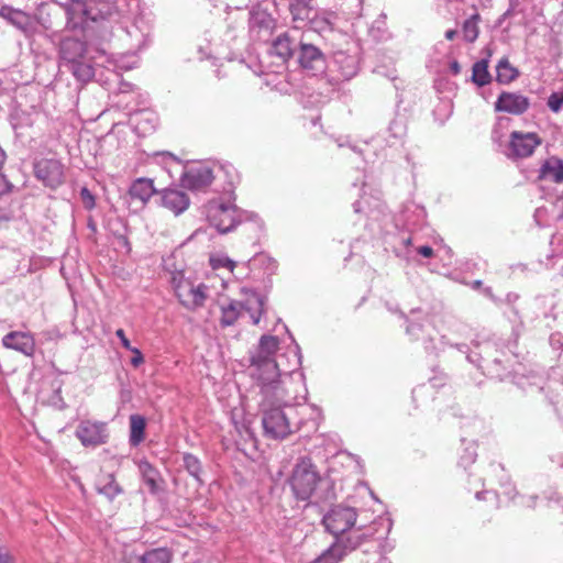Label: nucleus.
Listing matches in <instances>:
<instances>
[{
    "mask_svg": "<svg viewBox=\"0 0 563 563\" xmlns=\"http://www.w3.org/2000/svg\"><path fill=\"white\" fill-rule=\"evenodd\" d=\"M408 118L406 113L396 111L394 119L389 122L387 128V142L389 145L402 144L407 135Z\"/></svg>",
    "mask_w": 563,
    "mask_h": 563,
    "instance_id": "cd10ccee",
    "label": "nucleus"
},
{
    "mask_svg": "<svg viewBox=\"0 0 563 563\" xmlns=\"http://www.w3.org/2000/svg\"><path fill=\"white\" fill-rule=\"evenodd\" d=\"M139 473L142 482L147 486L151 495H158L165 489V481L162 477L161 472L147 460H141L137 462Z\"/></svg>",
    "mask_w": 563,
    "mask_h": 563,
    "instance_id": "dca6fc26",
    "label": "nucleus"
},
{
    "mask_svg": "<svg viewBox=\"0 0 563 563\" xmlns=\"http://www.w3.org/2000/svg\"><path fill=\"white\" fill-rule=\"evenodd\" d=\"M494 109L496 112L519 115L528 109V98L515 92L503 91L498 96Z\"/></svg>",
    "mask_w": 563,
    "mask_h": 563,
    "instance_id": "f3484780",
    "label": "nucleus"
},
{
    "mask_svg": "<svg viewBox=\"0 0 563 563\" xmlns=\"http://www.w3.org/2000/svg\"><path fill=\"white\" fill-rule=\"evenodd\" d=\"M285 358L283 360V366L286 368H290L291 371L288 373L282 374V379L285 380V387L287 388V379L291 373H294L301 365V351L297 343L291 351L288 353H284Z\"/></svg>",
    "mask_w": 563,
    "mask_h": 563,
    "instance_id": "f704fd0d",
    "label": "nucleus"
},
{
    "mask_svg": "<svg viewBox=\"0 0 563 563\" xmlns=\"http://www.w3.org/2000/svg\"><path fill=\"white\" fill-rule=\"evenodd\" d=\"M457 32L456 30H448L444 34L445 38L449 40V41H452L455 38Z\"/></svg>",
    "mask_w": 563,
    "mask_h": 563,
    "instance_id": "13d9d810",
    "label": "nucleus"
},
{
    "mask_svg": "<svg viewBox=\"0 0 563 563\" xmlns=\"http://www.w3.org/2000/svg\"><path fill=\"white\" fill-rule=\"evenodd\" d=\"M156 192L153 180L145 177L134 180L129 189L131 198L140 200L143 205Z\"/></svg>",
    "mask_w": 563,
    "mask_h": 563,
    "instance_id": "c85d7f7f",
    "label": "nucleus"
},
{
    "mask_svg": "<svg viewBox=\"0 0 563 563\" xmlns=\"http://www.w3.org/2000/svg\"><path fill=\"white\" fill-rule=\"evenodd\" d=\"M258 412L262 417L264 435L283 440L290 434V419L310 411V406L292 405V396L285 385H265L260 389Z\"/></svg>",
    "mask_w": 563,
    "mask_h": 563,
    "instance_id": "f03ea898",
    "label": "nucleus"
},
{
    "mask_svg": "<svg viewBox=\"0 0 563 563\" xmlns=\"http://www.w3.org/2000/svg\"><path fill=\"white\" fill-rule=\"evenodd\" d=\"M34 175L44 186L56 189L65 179L64 165L54 158H42L34 163Z\"/></svg>",
    "mask_w": 563,
    "mask_h": 563,
    "instance_id": "f8f14e48",
    "label": "nucleus"
},
{
    "mask_svg": "<svg viewBox=\"0 0 563 563\" xmlns=\"http://www.w3.org/2000/svg\"><path fill=\"white\" fill-rule=\"evenodd\" d=\"M172 286L179 302L188 310H197L205 305L208 287L205 284H195L186 278L181 272L172 277Z\"/></svg>",
    "mask_w": 563,
    "mask_h": 563,
    "instance_id": "6e6552de",
    "label": "nucleus"
},
{
    "mask_svg": "<svg viewBox=\"0 0 563 563\" xmlns=\"http://www.w3.org/2000/svg\"><path fill=\"white\" fill-rule=\"evenodd\" d=\"M504 121H508L506 118H499L497 122V126L501 125Z\"/></svg>",
    "mask_w": 563,
    "mask_h": 563,
    "instance_id": "338daca9",
    "label": "nucleus"
},
{
    "mask_svg": "<svg viewBox=\"0 0 563 563\" xmlns=\"http://www.w3.org/2000/svg\"><path fill=\"white\" fill-rule=\"evenodd\" d=\"M288 9L296 29L308 26L313 16L318 14V10L312 7L311 0H290Z\"/></svg>",
    "mask_w": 563,
    "mask_h": 563,
    "instance_id": "4be33fe9",
    "label": "nucleus"
},
{
    "mask_svg": "<svg viewBox=\"0 0 563 563\" xmlns=\"http://www.w3.org/2000/svg\"><path fill=\"white\" fill-rule=\"evenodd\" d=\"M373 536L372 532H361L355 530L349 536L338 538L324 552L332 556V560H341L347 552L355 550L363 544L368 538Z\"/></svg>",
    "mask_w": 563,
    "mask_h": 563,
    "instance_id": "2eb2a0df",
    "label": "nucleus"
},
{
    "mask_svg": "<svg viewBox=\"0 0 563 563\" xmlns=\"http://www.w3.org/2000/svg\"><path fill=\"white\" fill-rule=\"evenodd\" d=\"M0 18L23 33L31 32L34 26V21L30 13L9 4L0 7Z\"/></svg>",
    "mask_w": 563,
    "mask_h": 563,
    "instance_id": "6ab92c4d",
    "label": "nucleus"
},
{
    "mask_svg": "<svg viewBox=\"0 0 563 563\" xmlns=\"http://www.w3.org/2000/svg\"><path fill=\"white\" fill-rule=\"evenodd\" d=\"M504 153L515 163L528 157V133L518 131L511 132Z\"/></svg>",
    "mask_w": 563,
    "mask_h": 563,
    "instance_id": "b1692460",
    "label": "nucleus"
},
{
    "mask_svg": "<svg viewBox=\"0 0 563 563\" xmlns=\"http://www.w3.org/2000/svg\"><path fill=\"white\" fill-rule=\"evenodd\" d=\"M287 483L296 500L319 504L335 499L333 484L320 475L309 457L298 459Z\"/></svg>",
    "mask_w": 563,
    "mask_h": 563,
    "instance_id": "7ed1b4c3",
    "label": "nucleus"
},
{
    "mask_svg": "<svg viewBox=\"0 0 563 563\" xmlns=\"http://www.w3.org/2000/svg\"><path fill=\"white\" fill-rule=\"evenodd\" d=\"M353 209H354L355 213H360L362 211V202L361 201H355L353 203Z\"/></svg>",
    "mask_w": 563,
    "mask_h": 563,
    "instance_id": "680f3d73",
    "label": "nucleus"
},
{
    "mask_svg": "<svg viewBox=\"0 0 563 563\" xmlns=\"http://www.w3.org/2000/svg\"><path fill=\"white\" fill-rule=\"evenodd\" d=\"M106 478H107V482L102 486L98 487V492L100 494L104 495L110 500H112L113 498H115L118 495H120L122 493V488L115 482L113 474H108Z\"/></svg>",
    "mask_w": 563,
    "mask_h": 563,
    "instance_id": "58836bf2",
    "label": "nucleus"
},
{
    "mask_svg": "<svg viewBox=\"0 0 563 563\" xmlns=\"http://www.w3.org/2000/svg\"><path fill=\"white\" fill-rule=\"evenodd\" d=\"M472 81L479 87H483L492 81V76L488 71V59L482 58L473 65Z\"/></svg>",
    "mask_w": 563,
    "mask_h": 563,
    "instance_id": "e433bc0d",
    "label": "nucleus"
},
{
    "mask_svg": "<svg viewBox=\"0 0 563 563\" xmlns=\"http://www.w3.org/2000/svg\"><path fill=\"white\" fill-rule=\"evenodd\" d=\"M556 207L560 209L561 211V217H563V197L558 199L556 201Z\"/></svg>",
    "mask_w": 563,
    "mask_h": 563,
    "instance_id": "e2e57ef3",
    "label": "nucleus"
},
{
    "mask_svg": "<svg viewBox=\"0 0 563 563\" xmlns=\"http://www.w3.org/2000/svg\"><path fill=\"white\" fill-rule=\"evenodd\" d=\"M492 467L494 471H496L497 468H501L503 470V465L501 464H492Z\"/></svg>",
    "mask_w": 563,
    "mask_h": 563,
    "instance_id": "774afa93",
    "label": "nucleus"
},
{
    "mask_svg": "<svg viewBox=\"0 0 563 563\" xmlns=\"http://www.w3.org/2000/svg\"><path fill=\"white\" fill-rule=\"evenodd\" d=\"M242 312V302L231 300L228 305L221 306L220 324L223 328L233 325Z\"/></svg>",
    "mask_w": 563,
    "mask_h": 563,
    "instance_id": "473e14b6",
    "label": "nucleus"
},
{
    "mask_svg": "<svg viewBox=\"0 0 563 563\" xmlns=\"http://www.w3.org/2000/svg\"><path fill=\"white\" fill-rule=\"evenodd\" d=\"M130 351L134 354L133 357L131 358V364L134 367L140 366L144 362V356H143L142 352L136 347H133Z\"/></svg>",
    "mask_w": 563,
    "mask_h": 563,
    "instance_id": "09e8293b",
    "label": "nucleus"
},
{
    "mask_svg": "<svg viewBox=\"0 0 563 563\" xmlns=\"http://www.w3.org/2000/svg\"><path fill=\"white\" fill-rule=\"evenodd\" d=\"M333 18H335V14L333 12H325V16L323 18H319L317 14L313 16L311 22H309L308 26L316 31H324L327 29H331V19Z\"/></svg>",
    "mask_w": 563,
    "mask_h": 563,
    "instance_id": "a19ab883",
    "label": "nucleus"
},
{
    "mask_svg": "<svg viewBox=\"0 0 563 563\" xmlns=\"http://www.w3.org/2000/svg\"><path fill=\"white\" fill-rule=\"evenodd\" d=\"M68 71L73 74V76L82 84H86L92 79L95 76V69L91 64L84 59L78 60L76 63L69 64L66 67Z\"/></svg>",
    "mask_w": 563,
    "mask_h": 563,
    "instance_id": "72a5a7b5",
    "label": "nucleus"
},
{
    "mask_svg": "<svg viewBox=\"0 0 563 563\" xmlns=\"http://www.w3.org/2000/svg\"><path fill=\"white\" fill-rule=\"evenodd\" d=\"M451 346H455L461 353L465 354L466 355V360L474 364L475 366H477L479 368V364H484L483 361L481 360V357L478 355H476L477 353H481V349L483 346L479 345V344H476V349L478 351H470V347L467 344H464V343H461V344H450Z\"/></svg>",
    "mask_w": 563,
    "mask_h": 563,
    "instance_id": "ea45409f",
    "label": "nucleus"
},
{
    "mask_svg": "<svg viewBox=\"0 0 563 563\" xmlns=\"http://www.w3.org/2000/svg\"><path fill=\"white\" fill-rule=\"evenodd\" d=\"M214 179L213 169L208 163L189 166L181 175V185L189 190H202Z\"/></svg>",
    "mask_w": 563,
    "mask_h": 563,
    "instance_id": "ddd939ff",
    "label": "nucleus"
},
{
    "mask_svg": "<svg viewBox=\"0 0 563 563\" xmlns=\"http://www.w3.org/2000/svg\"><path fill=\"white\" fill-rule=\"evenodd\" d=\"M115 335L120 339L122 346L124 349H126L128 351H130V350H132L134 347V346L131 345L130 340L125 336V333H124L123 329H118L115 331Z\"/></svg>",
    "mask_w": 563,
    "mask_h": 563,
    "instance_id": "8fccbe9b",
    "label": "nucleus"
},
{
    "mask_svg": "<svg viewBox=\"0 0 563 563\" xmlns=\"http://www.w3.org/2000/svg\"><path fill=\"white\" fill-rule=\"evenodd\" d=\"M161 203L175 216H179L188 209L190 199L183 190L177 188H166L161 192Z\"/></svg>",
    "mask_w": 563,
    "mask_h": 563,
    "instance_id": "aec40b11",
    "label": "nucleus"
},
{
    "mask_svg": "<svg viewBox=\"0 0 563 563\" xmlns=\"http://www.w3.org/2000/svg\"><path fill=\"white\" fill-rule=\"evenodd\" d=\"M356 518L354 508L338 505L323 516L322 523L325 530L338 540L355 525Z\"/></svg>",
    "mask_w": 563,
    "mask_h": 563,
    "instance_id": "9d476101",
    "label": "nucleus"
},
{
    "mask_svg": "<svg viewBox=\"0 0 563 563\" xmlns=\"http://www.w3.org/2000/svg\"><path fill=\"white\" fill-rule=\"evenodd\" d=\"M88 228H89L90 230H92V231H96V224H95V222H93L92 220H89V222H88Z\"/></svg>",
    "mask_w": 563,
    "mask_h": 563,
    "instance_id": "69168bd1",
    "label": "nucleus"
},
{
    "mask_svg": "<svg viewBox=\"0 0 563 563\" xmlns=\"http://www.w3.org/2000/svg\"><path fill=\"white\" fill-rule=\"evenodd\" d=\"M530 143H532L533 146H538L541 144V140L537 134L530 133Z\"/></svg>",
    "mask_w": 563,
    "mask_h": 563,
    "instance_id": "4d7b16f0",
    "label": "nucleus"
},
{
    "mask_svg": "<svg viewBox=\"0 0 563 563\" xmlns=\"http://www.w3.org/2000/svg\"><path fill=\"white\" fill-rule=\"evenodd\" d=\"M12 188V185L5 179V177L0 174V195L9 192Z\"/></svg>",
    "mask_w": 563,
    "mask_h": 563,
    "instance_id": "603ef678",
    "label": "nucleus"
},
{
    "mask_svg": "<svg viewBox=\"0 0 563 563\" xmlns=\"http://www.w3.org/2000/svg\"><path fill=\"white\" fill-rule=\"evenodd\" d=\"M339 560H332L330 554L323 552L318 559H316L312 563H338Z\"/></svg>",
    "mask_w": 563,
    "mask_h": 563,
    "instance_id": "5fc2aeb1",
    "label": "nucleus"
},
{
    "mask_svg": "<svg viewBox=\"0 0 563 563\" xmlns=\"http://www.w3.org/2000/svg\"><path fill=\"white\" fill-rule=\"evenodd\" d=\"M130 434L129 443L136 448L145 440L146 419L137 413L131 415L129 418Z\"/></svg>",
    "mask_w": 563,
    "mask_h": 563,
    "instance_id": "c756f323",
    "label": "nucleus"
},
{
    "mask_svg": "<svg viewBox=\"0 0 563 563\" xmlns=\"http://www.w3.org/2000/svg\"><path fill=\"white\" fill-rule=\"evenodd\" d=\"M172 552L166 548H156L144 553H135L134 551L125 552L123 563H170Z\"/></svg>",
    "mask_w": 563,
    "mask_h": 563,
    "instance_id": "412c9836",
    "label": "nucleus"
},
{
    "mask_svg": "<svg viewBox=\"0 0 563 563\" xmlns=\"http://www.w3.org/2000/svg\"><path fill=\"white\" fill-rule=\"evenodd\" d=\"M7 349L18 351L25 356H33L35 352V340L30 332L11 331L2 339Z\"/></svg>",
    "mask_w": 563,
    "mask_h": 563,
    "instance_id": "a211bd4d",
    "label": "nucleus"
},
{
    "mask_svg": "<svg viewBox=\"0 0 563 563\" xmlns=\"http://www.w3.org/2000/svg\"><path fill=\"white\" fill-rule=\"evenodd\" d=\"M407 322L406 333L412 340H421L428 353L435 350L433 344L434 328L430 316L421 309H411L408 316H404Z\"/></svg>",
    "mask_w": 563,
    "mask_h": 563,
    "instance_id": "1a4fd4ad",
    "label": "nucleus"
},
{
    "mask_svg": "<svg viewBox=\"0 0 563 563\" xmlns=\"http://www.w3.org/2000/svg\"><path fill=\"white\" fill-rule=\"evenodd\" d=\"M65 12L66 29L69 31H84L90 23H100L107 29V24L113 30L125 33L129 36L135 35V46L140 47L143 42V34L135 25L123 26L122 19L126 12V0H53Z\"/></svg>",
    "mask_w": 563,
    "mask_h": 563,
    "instance_id": "f257e3e1",
    "label": "nucleus"
},
{
    "mask_svg": "<svg viewBox=\"0 0 563 563\" xmlns=\"http://www.w3.org/2000/svg\"><path fill=\"white\" fill-rule=\"evenodd\" d=\"M563 104V93L553 92L548 99V107L553 111L558 112Z\"/></svg>",
    "mask_w": 563,
    "mask_h": 563,
    "instance_id": "49530a36",
    "label": "nucleus"
},
{
    "mask_svg": "<svg viewBox=\"0 0 563 563\" xmlns=\"http://www.w3.org/2000/svg\"><path fill=\"white\" fill-rule=\"evenodd\" d=\"M75 435L86 448H96L104 444L109 439L107 423L91 420L80 421L76 428Z\"/></svg>",
    "mask_w": 563,
    "mask_h": 563,
    "instance_id": "9b49d317",
    "label": "nucleus"
},
{
    "mask_svg": "<svg viewBox=\"0 0 563 563\" xmlns=\"http://www.w3.org/2000/svg\"><path fill=\"white\" fill-rule=\"evenodd\" d=\"M483 426V422L481 420H473L472 422V428L473 429H477V428H481Z\"/></svg>",
    "mask_w": 563,
    "mask_h": 563,
    "instance_id": "0e129e2a",
    "label": "nucleus"
},
{
    "mask_svg": "<svg viewBox=\"0 0 563 563\" xmlns=\"http://www.w3.org/2000/svg\"><path fill=\"white\" fill-rule=\"evenodd\" d=\"M299 41L288 32L279 34L272 42L269 53L277 56L282 62H287L295 55Z\"/></svg>",
    "mask_w": 563,
    "mask_h": 563,
    "instance_id": "5701e85b",
    "label": "nucleus"
},
{
    "mask_svg": "<svg viewBox=\"0 0 563 563\" xmlns=\"http://www.w3.org/2000/svg\"><path fill=\"white\" fill-rule=\"evenodd\" d=\"M540 178L554 183L563 181V162L556 157L547 159L540 169Z\"/></svg>",
    "mask_w": 563,
    "mask_h": 563,
    "instance_id": "7c9ffc66",
    "label": "nucleus"
},
{
    "mask_svg": "<svg viewBox=\"0 0 563 563\" xmlns=\"http://www.w3.org/2000/svg\"><path fill=\"white\" fill-rule=\"evenodd\" d=\"M310 408L311 410L306 411L302 416L294 415V418L290 419V434L299 431L306 423H308V419L306 417L314 412V409L312 407Z\"/></svg>",
    "mask_w": 563,
    "mask_h": 563,
    "instance_id": "37998d69",
    "label": "nucleus"
},
{
    "mask_svg": "<svg viewBox=\"0 0 563 563\" xmlns=\"http://www.w3.org/2000/svg\"><path fill=\"white\" fill-rule=\"evenodd\" d=\"M484 364H479V368L484 374L490 377L505 379L507 376H511L514 384L525 389L527 377L525 375V366L518 363V368H514L510 373H505L503 366L501 353L498 352L494 344L485 343L481 349V353H477Z\"/></svg>",
    "mask_w": 563,
    "mask_h": 563,
    "instance_id": "423d86ee",
    "label": "nucleus"
},
{
    "mask_svg": "<svg viewBox=\"0 0 563 563\" xmlns=\"http://www.w3.org/2000/svg\"><path fill=\"white\" fill-rule=\"evenodd\" d=\"M333 67L343 80H350L358 71V60L355 55L345 52H336L333 55Z\"/></svg>",
    "mask_w": 563,
    "mask_h": 563,
    "instance_id": "393cba45",
    "label": "nucleus"
},
{
    "mask_svg": "<svg viewBox=\"0 0 563 563\" xmlns=\"http://www.w3.org/2000/svg\"><path fill=\"white\" fill-rule=\"evenodd\" d=\"M7 155L4 150L0 146V168L3 166L5 162Z\"/></svg>",
    "mask_w": 563,
    "mask_h": 563,
    "instance_id": "bf43d9fd",
    "label": "nucleus"
},
{
    "mask_svg": "<svg viewBox=\"0 0 563 563\" xmlns=\"http://www.w3.org/2000/svg\"><path fill=\"white\" fill-rule=\"evenodd\" d=\"M279 340L275 335L264 334L254 351L251 352L250 362L252 377L262 389L265 385H285L283 373L291 369L283 366L285 355H276Z\"/></svg>",
    "mask_w": 563,
    "mask_h": 563,
    "instance_id": "20e7f679",
    "label": "nucleus"
},
{
    "mask_svg": "<svg viewBox=\"0 0 563 563\" xmlns=\"http://www.w3.org/2000/svg\"><path fill=\"white\" fill-rule=\"evenodd\" d=\"M488 494H495V493L494 492H489V490L477 492L475 494V497L477 499H482V498H484V495H488Z\"/></svg>",
    "mask_w": 563,
    "mask_h": 563,
    "instance_id": "052dcab7",
    "label": "nucleus"
},
{
    "mask_svg": "<svg viewBox=\"0 0 563 563\" xmlns=\"http://www.w3.org/2000/svg\"><path fill=\"white\" fill-rule=\"evenodd\" d=\"M517 68L512 67L507 58H501L496 66V81L507 85L518 77Z\"/></svg>",
    "mask_w": 563,
    "mask_h": 563,
    "instance_id": "c9c22d12",
    "label": "nucleus"
},
{
    "mask_svg": "<svg viewBox=\"0 0 563 563\" xmlns=\"http://www.w3.org/2000/svg\"><path fill=\"white\" fill-rule=\"evenodd\" d=\"M207 218L212 227L221 234L232 232L245 221H257V214L243 210L235 205L211 202L207 207Z\"/></svg>",
    "mask_w": 563,
    "mask_h": 563,
    "instance_id": "39448f33",
    "label": "nucleus"
},
{
    "mask_svg": "<svg viewBox=\"0 0 563 563\" xmlns=\"http://www.w3.org/2000/svg\"><path fill=\"white\" fill-rule=\"evenodd\" d=\"M296 53L297 60L303 69L312 71L313 75L322 73L325 69V57L316 45L305 43L300 40Z\"/></svg>",
    "mask_w": 563,
    "mask_h": 563,
    "instance_id": "4468645a",
    "label": "nucleus"
},
{
    "mask_svg": "<svg viewBox=\"0 0 563 563\" xmlns=\"http://www.w3.org/2000/svg\"><path fill=\"white\" fill-rule=\"evenodd\" d=\"M251 263L255 265L263 266L269 275L274 274L277 269V263L274 258L269 257L266 254H257L251 260Z\"/></svg>",
    "mask_w": 563,
    "mask_h": 563,
    "instance_id": "79ce46f5",
    "label": "nucleus"
},
{
    "mask_svg": "<svg viewBox=\"0 0 563 563\" xmlns=\"http://www.w3.org/2000/svg\"><path fill=\"white\" fill-rule=\"evenodd\" d=\"M211 264L214 268L225 267L229 268L230 271H233L235 266L234 262L229 257L211 258Z\"/></svg>",
    "mask_w": 563,
    "mask_h": 563,
    "instance_id": "de8ad7c7",
    "label": "nucleus"
},
{
    "mask_svg": "<svg viewBox=\"0 0 563 563\" xmlns=\"http://www.w3.org/2000/svg\"><path fill=\"white\" fill-rule=\"evenodd\" d=\"M79 195L85 209L92 210L96 207L95 196L87 187H82Z\"/></svg>",
    "mask_w": 563,
    "mask_h": 563,
    "instance_id": "a18cd8bd",
    "label": "nucleus"
},
{
    "mask_svg": "<svg viewBox=\"0 0 563 563\" xmlns=\"http://www.w3.org/2000/svg\"><path fill=\"white\" fill-rule=\"evenodd\" d=\"M183 466L188 472V474L197 482L199 487L205 485V481L202 478V464L201 461L196 455L191 453H184Z\"/></svg>",
    "mask_w": 563,
    "mask_h": 563,
    "instance_id": "2f4dec72",
    "label": "nucleus"
},
{
    "mask_svg": "<svg viewBox=\"0 0 563 563\" xmlns=\"http://www.w3.org/2000/svg\"><path fill=\"white\" fill-rule=\"evenodd\" d=\"M86 45L77 38H66L60 45V56L64 67L85 58Z\"/></svg>",
    "mask_w": 563,
    "mask_h": 563,
    "instance_id": "a878e982",
    "label": "nucleus"
},
{
    "mask_svg": "<svg viewBox=\"0 0 563 563\" xmlns=\"http://www.w3.org/2000/svg\"><path fill=\"white\" fill-rule=\"evenodd\" d=\"M276 2L262 0L250 11L249 27L251 36L260 42H268L276 29Z\"/></svg>",
    "mask_w": 563,
    "mask_h": 563,
    "instance_id": "0eeeda50",
    "label": "nucleus"
},
{
    "mask_svg": "<svg viewBox=\"0 0 563 563\" xmlns=\"http://www.w3.org/2000/svg\"><path fill=\"white\" fill-rule=\"evenodd\" d=\"M0 563H13V556L4 548H0Z\"/></svg>",
    "mask_w": 563,
    "mask_h": 563,
    "instance_id": "864d4df0",
    "label": "nucleus"
},
{
    "mask_svg": "<svg viewBox=\"0 0 563 563\" xmlns=\"http://www.w3.org/2000/svg\"><path fill=\"white\" fill-rule=\"evenodd\" d=\"M449 68H450L451 74L454 76H457L462 70L460 63L455 59L450 63Z\"/></svg>",
    "mask_w": 563,
    "mask_h": 563,
    "instance_id": "6e6d98bb",
    "label": "nucleus"
},
{
    "mask_svg": "<svg viewBox=\"0 0 563 563\" xmlns=\"http://www.w3.org/2000/svg\"><path fill=\"white\" fill-rule=\"evenodd\" d=\"M245 294L247 297L245 301L242 302V310L250 314L253 324H258L261 317L265 312L266 297L254 290H247Z\"/></svg>",
    "mask_w": 563,
    "mask_h": 563,
    "instance_id": "bb28decb",
    "label": "nucleus"
},
{
    "mask_svg": "<svg viewBox=\"0 0 563 563\" xmlns=\"http://www.w3.org/2000/svg\"><path fill=\"white\" fill-rule=\"evenodd\" d=\"M417 253L423 257L430 258L433 256V249L429 245L417 247Z\"/></svg>",
    "mask_w": 563,
    "mask_h": 563,
    "instance_id": "3c124183",
    "label": "nucleus"
},
{
    "mask_svg": "<svg viewBox=\"0 0 563 563\" xmlns=\"http://www.w3.org/2000/svg\"><path fill=\"white\" fill-rule=\"evenodd\" d=\"M481 16L478 13L473 14L471 18L464 21L462 26L463 37L466 42L473 43L478 37V21Z\"/></svg>",
    "mask_w": 563,
    "mask_h": 563,
    "instance_id": "4c0bfd02",
    "label": "nucleus"
},
{
    "mask_svg": "<svg viewBox=\"0 0 563 563\" xmlns=\"http://www.w3.org/2000/svg\"><path fill=\"white\" fill-rule=\"evenodd\" d=\"M477 452L474 445L466 446L464 449V453L460 457V464L463 467H467L468 465L473 464L476 461Z\"/></svg>",
    "mask_w": 563,
    "mask_h": 563,
    "instance_id": "c03bdc74",
    "label": "nucleus"
}]
</instances>
